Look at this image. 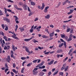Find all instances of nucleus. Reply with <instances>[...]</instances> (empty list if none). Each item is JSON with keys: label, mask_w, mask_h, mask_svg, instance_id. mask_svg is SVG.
Here are the masks:
<instances>
[{"label": "nucleus", "mask_w": 76, "mask_h": 76, "mask_svg": "<svg viewBox=\"0 0 76 76\" xmlns=\"http://www.w3.org/2000/svg\"><path fill=\"white\" fill-rule=\"evenodd\" d=\"M37 7H38L39 9H41V10H43L44 8V7H45V5L44 3H42V7L39 5H38Z\"/></svg>", "instance_id": "1"}, {"label": "nucleus", "mask_w": 76, "mask_h": 76, "mask_svg": "<svg viewBox=\"0 0 76 76\" xmlns=\"http://www.w3.org/2000/svg\"><path fill=\"white\" fill-rule=\"evenodd\" d=\"M60 40L61 42H64V47H65V48H66L67 47V46H66V42L64 41V40L63 39H60Z\"/></svg>", "instance_id": "2"}, {"label": "nucleus", "mask_w": 76, "mask_h": 76, "mask_svg": "<svg viewBox=\"0 0 76 76\" xmlns=\"http://www.w3.org/2000/svg\"><path fill=\"white\" fill-rule=\"evenodd\" d=\"M7 45H5V47L4 48V50H9V48H10V46L8 45L7 46Z\"/></svg>", "instance_id": "3"}, {"label": "nucleus", "mask_w": 76, "mask_h": 76, "mask_svg": "<svg viewBox=\"0 0 76 76\" xmlns=\"http://www.w3.org/2000/svg\"><path fill=\"white\" fill-rule=\"evenodd\" d=\"M33 39V37H31L30 39H24V41H26V42H28V41H29L30 40H31L32 39Z\"/></svg>", "instance_id": "4"}, {"label": "nucleus", "mask_w": 76, "mask_h": 76, "mask_svg": "<svg viewBox=\"0 0 76 76\" xmlns=\"http://www.w3.org/2000/svg\"><path fill=\"white\" fill-rule=\"evenodd\" d=\"M4 20H5V21H6L7 22H8V23H10V19L7 18H4Z\"/></svg>", "instance_id": "5"}, {"label": "nucleus", "mask_w": 76, "mask_h": 76, "mask_svg": "<svg viewBox=\"0 0 76 76\" xmlns=\"http://www.w3.org/2000/svg\"><path fill=\"white\" fill-rule=\"evenodd\" d=\"M49 9V7L48 6L45 7L44 12L45 13H47L48 11V9Z\"/></svg>", "instance_id": "6"}, {"label": "nucleus", "mask_w": 76, "mask_h": 76, "mask_svg": "<svg viewBox=\"0 0 76 76\" xmlns=\"http://www.w3.org/2000/svg\"><path fill=\"white\" fill-rule=\"evenodd\" d=\"M74 49L73 48H72L69 51V52L68 53V55H69V56L70 55V54H71V53H72V51H73V50Z\"/></svg>", "instance_id": "7"}, {"label": "nucleus", "mask_w": 76, "mask_h": 76, "mask_svg": "<svg viewBox=\"0 0 76 76\" xmlns=\"http://www.w3.org/2000/svg\"><path fill=\"white\" fill-rule=\"evenodd\" d=\"M50 37L51 38V37H53L54 35V31H53V32L49 34Z\"/></svg>", "instance_id": "8"}, {"label": "nucleus", "mask_w": 76, "mask_h": 76, "mask_svg": "<svg viewBox=\"0 0 76 76\" xmlns=\"http://www.w3.org/2000/svg\"><path fill=\"white\" fill-rule=\"evenodd\" d=\"M25 48V50H26V52H27V53H30V51L29 50V49H28L25 46H23V48Z\"/></svg>", "instance_id": "9"}, {"label": "nucleus", "mask_w": 76, "mask_h": 76, "mask_svg": "<svg viewBox=\"0 0 76 76\" xmlns=\"http://www.w3.org/2000/svg\"><path fill=\"white\" fill-rule=\"evenodd\" d=\"M28 7V6L26 4H24L23 6V9L24 10H27L26 7Z\"/></svg>", "instance_id": "10"}, {"label": "nucleus", "mask_w": 76, "mask_h": 76, "mask_svg": "<svg viewBox=\"0 0 76 76\" xmlns=\"http://www.w3.org/2000/svg\"><path fill=\"white\" fill-rule=\"evenodd\" d=\"M10 56H8L7 58V60L8 61V63H10Z\"/></svg>", "instance_id": "11"}, {"label": "nucleus", "mask_w": 76, "mask_h": 76, "mask_svg": "<svg viewBox=\"0 0 76 76\" xmlns=\"http://www.w3.org/2000/svg\"><path fill=\"white\" fill-rule=\"evenodd\" d=\"M41 28V26H39L36 28L37 30V32H39L40 31V29Z\"/></svg>", "instance_id": "12"}, {"label": "nucleus", "mask_w": 76, "mask_h": 76, "mask_svg": "<svg viewBox=\"0 0 76 76\" xmlns=\"http://www.w3.org/2000/svg\"><path fill=\"white\" fill-rule=\"evenodd\" d=\"M2 42L3 43V44H5L6 45H7V44H10V43L9 42L7 43H5V42H4V40H2Z\"/></svg>", "instance_id": "13"}, {"label": "nucleus", "mask_w": 76, "mask_h": 76, "mask_svg": "<svg viewBox=\"0 0 76 76\" xmlns=\"http://www.w3.org/2000/svg\"><path fill=\"white\" fill-rule=\"evenodd\" d=\"M12 71L13 72L15 73V74H18V71H16L15 69H12Z\"/></svg>", "instance_id": "14"}, {"label": "nucleus", "mask_w": 76, "mask_h": 76, "mask_svg": "<svg viewBox=\"0 0 76 76\" xmlns=\"http://www.w3.org/2000/svg\"><path fill=\"white\" fill-rule=\"evenodd\" d=\"M54 63V60L51 61L50 62L48 63V65H51V64H53Z\"/></svg>", "instance_id": "15"}, {"label": "nucleus", "mask_w": 76, "mask_h": 76, "mask_svg": "<svg viewBox=\"0 0 76 76\" xmlns=\"http://www.w3.org/2000/svg\"><path fill=\"white\" fill-rule=\"evenodd\" d=\"M19 29H20L21 32H22V31H23L25 30L23 27H20L19 28Z\"/></svg>", "instance_id": "16"}, {"label": "nucleus", "mask_w": 76, "mask_h": 76, "mask_svg": "<svg viewBox=\"0 0 76 76\" xmlns=\"http://www.w3.org/2000/svg\"><path fill=\"white\" fill-rule=\"evenodd\" d=\"M42 38H48V36H46L44 35H42Z\"/></svg>", "instance_id": "17"}, {"label": "nucleus", "mask_w": 76, "mask_h": 76, "mask_svg": "<svg viewBox=\"0 0 76 76\" xmlns=\"http://www.w3.org/2000/svg\"><path fill=\"white\" fill-rule=\"evenodd\" d=\"M44 75V73L42 72H41L40 73L39 75L40 76H42Z\"/></svg>", "instance_id": "18"}, {"label": "nucleus", "mask_w": 76, "mask_h": 76, "mask_svg": "<svg viewBox=\"0 0 76 76\" xmlns=\"http://www.w3.org/2000/svg\"><path fill=\"white\" fill-rule=\"evenodd\" d=\"M45 17L46 19H49L50 17V15H47L45 16Z\"/></svg>", "instance_id": "19"}, {"label": "nucleus", "mask_w": 76, "mask_h": 76, "mask_svg": "<svg viewBox=\"0 0 76 76\" xmlns=\"http://www.w3.org/2000/svg\"><path fill=\"white\" fill-rule=\"evenodd\" d=\"M14 18H15V21L18 20H19V18H18L17 16L14 15Z\"/></svg>", "instance_id": "20"}, {"label": "nucleus", "mask_w": 76, "mask_h": 76, "mask_svg": "<svg viewBox=\"0 0 76 76\" xmlns=\"http://www.w3.org/2000/svg\"><path fill=\"white\" fill-rule=\"evenodd\" d=\"M32 64V63H29L27 65V67H30Z\"/></svg>", "instance_id": "21"}, {"label": "nucleus", "mask_w": 76, "mask_h": 76, "mask_svg": "<svg viewBox=\"0 0 76 76\" xmlns=\"http://www.w3.org/2000/svg\"><path fill=\"white\" fill-rule=\"evenodd\" d=\"M62 50H59L57 51L56 53H61L62 52Z\"/></svg>", "instance_id": "22"}, {"label": "nucleus", "mask_w": 76, "mask_h": 76, "mask_svg": "<svg viewBox=\"0 0 76 76\" xmlns=\"http://www.w3.org/2000/svg\"><path fill=\"white\" fill-rule=\"evenodd\" d=\"M42 65V64H40L38 65L36 67H37V68L38 67H40V66H41Z\"/></svg>", "instance_id": "23"}, {"label": "nucleus", "mask_w": 76, "mask_h": 76, "mask_svg": "<svg viewBox=\"0 0 76 76\" xmlns=\"http://www.w3.org/2000/svg\"><path fill=\"white\" fill-rule=\"evenodd\" d=\"M64 44H63V43H62L61 44H60L59 45V48H61V47H62V46H63V45Z\"/></svg>", "instance_id": "24"}, {"label": "nucleus", "mask_w": 76, "mask_h": 76, "mask_svg": "<svg viewBox=\"0 0 76 76\" xmlns=\"http://www.w3.org/2000/svg\"><path fill=\"white\" fill-rule=\"evenodd\" d=\"M71 20H72V19H70L68 21L66 20V21H63L64 23H67V22H70V21H71Z\"/></svg>", "instance_id": "25"}, {"label": "nucleus", "mask_w": 76, "mask_h": 76, "mask_svg": "<svg viewBox=\"0 0 76 76\" xmlns=\"http://www.w3.org/2000/svg\"><path fill=\"white\" fill-rule=\"evenodd\" d=\"M33 74L34 75H37V71H33Z\"/></svg>", "instance_id": "26"}, {"label": "nucleus", "mask_w": 76, "mask_h": 76, "mask_svg": "<svg viewBox=\"0 0 76 76\" xmlns=\"http://www.w3.org/2000/svg\"><path fill=\"white\" fill-rule=\"evenodd\" d=\"M31 5H35V3H34V2L33 1H31Z\"/></svg>", "instance_id": "27"}, {"label": "nucleus", "mask_w": 76, "mask_h": 76, "mask_svg": "<svg viewBox=\"0 0 76 76\" xmlns=\"http://www.w3.org/2000/svg\"><path fill=\"white\" fill-rule=\"evenodd\" d=\"M11 57H12V58H13L14 59H15L16 58L15 56H13V54H11Z\"/></svg>", "instance_id": "28"}, {"label": "nucleus", "mask_w": 76, "mask_h": 76, "mask_svg": "<svg viewBox=\"0 0 76 76\" xmlns=\"http://www.w3.org/2000/svg\"><path fill=\"white\" fill-rule=\"evenodd\" d=\"M68 69H69V66H67L66 68H65L64 71H66V70H67Z\"/></svg>", "instance_id": "29"}, {"label": "nucleus", "mask_w": 76, "mask_h": 76, "mask_svg": "<svg viewBox=\"0 0 76 76\" xmlns=\"http://www.w3.org/2000/svg\"><path fill=\"white\" fill-rule=\"evenodd\" d=\"M24 69H25V68L23 67L21 70V73H23V71L24 70Z\"/></svg>", "instance_id": "30"}, {"label": "nucleus", "mask_w": 76, "mask_h": 76, "mask_svg": "<svg viewBox=\"0 0 76 76\" xmlns=\"http://www.w3.org/2000/svg\"><path fill=\"white\" fill-rule=\"evenodd\" d=\"M72 39L71 37H69V39L67 40V41H72Z\"/></svg>", "instance_id": "31"}, {"label": "nucleus", "mask_w": 76, "mask_h": 76, "mask_svg": "<svg viewBox=\"0 0 76 76\" xmlns=\"http://www.w3.org/2000/svg\"><path fill=\"white\" fill-rule=\"evenodd\" d=\"M33 31H34V29L31 28L30 30V33H32Z\"/></svg>", "instance_id": "32"}, {"label": "nucleus", "mask_w": 76, "mask_h": 76, "mask_svg": "<svg viewBox=\"0 0 76 76\" xmlns=\"http://www.w3.org/2000/svg\"><path fill=\"white\" fill-rule=\"evenodd\" d=\"M58 71L56 72H55L53 74V75H57V74L58 73Z\"/></svg>", "instance_id": "33"}, {"label": "nucleus", "mask_w": 76, "mask_h": 76, "mask_svg": "<svg viewBox=\"0 0 76 76\" xmlns=\"http://www.w3.org/2000/svg\"><path fill=\"white\" fill-rule=\"evenodd\" d=\"M2 47H4V46H6V44H4L3 43H1Z\"/></svg>", "instance_id": "34"}, {"label": "nucleus", "mask_w": 76, "mask_h": 76, "mask_svg": "<svg viewBox=\"0 0 76 76\" xmlns=\"http://www.w3.org/2000/svg\"><path fill=\"white\" fill-rule=\"evenodd\" d=\"M15 32H16L17 29H18V26L17 25H16L15 26Z\"/></svg>", "instance_id": "35"}, {"label": "nucleus", "mask_w": 76, "mask_h": 76, "mask_svg": "<svg viewBox=\"0 0 76 76\" xmlns=\"http://www.w3.org/2000/svg\"><path fill=\"white\" fill-rule=\"evenodd\" d=\"M65 3H70L71 2H70V1H69V0H66L65 1Z\"/></svg>", "instance_id": "36"}, {"label": "nucleus", "mask_w": 76, "mask_h": 76, "mask_svg": "<svg viewBox=\"0 0 76 76\" xmlns=\"http://www.w3.org/2000/svg\"><path fill=\"white\" fill-rule=\"evenodd\" d=\"M32 41L34 42V43H35V42H38V41L36 40H35V39H34Z\"/></svg>", "instance_id": "37"}, {"label": "nucleus", "mask_w": 76, "mask_h": 76, "mask_svg": "<svg viewBox=\"0 0 76 76\" xmlns=\"http://www.w3.org/2000/svg\"><path fill=\"white\" fill-rule=\"evenodd\" d=\"M15 46L13 45H12V49L13 50V51H15Z\"/></svg>", "instance_id": "38"}, {"label": "nucleus", "mask_w": 76, "mask_h": 76, "mask_svg": "<svg viewBox=\"0 0 76 76\" xmlns=\"http://www.w3.org/2000/svg\"><path fill=\"white\" fill-rule=\"evenodd\" d=\"M61 38H64L65 37V35L63 34H61Z\"/></svg>", "instance_id": "39"}, {"label": "nucleus", "mask_w": 76, "mask_h": 76, "mask_svg": "<svg viewBox=\"0 0 76 76\" xmlns=\"http://www.w3.org/2000/svg\"><path fill=\"white\" fill-rule=\"evenodd\" d=\"M7 1H8V2H10V3H14L13 1L11 0H7Z\"/></svg>", "instance_id": "40"}, {"label": "nucleus", "mask_w": 76, "mask_h": 76, "mask_svg": "<svg viewBox=\"0 0 76 76\" xmlns=\"http://www.w3.org/2000/svg\"><path fill=\"white\" fill-rule=\"evenodd\" d=\"M4 12L5 14L7 13V9H6V8H4Z\"/></svg>", "instance_id": "41"}, {"label": "nucleus", "mask_w": 76, "mask_h": 76, "mask_svg": "<svg viewBox=\"0 0 76 76\" xmlns=\"http://www.w3.org/2000/svg\"><path fill=\"white\" fill-rule=\"evenodd\" d=\"M38 68H35L33 71V72H36L37 70H38Z\"/></svg>", "instance_id": "42"}, {"label": "nucleus", "mask_w": 76, "mask_h": 76, "mask_svg": "<svg viewBox=\"0 0 76 76\" xmlns=\"http://www.w3.org/2000/svg\"><path fill=\"white\" fill-rule=\"evenodd\" d=\"M67 59H68V57H66V58H65V59H64L63 60L64 62H65V61H66V60H67Z\"/></svg>", "instance_id": "43"}, {"label": "nucleus", "mask_w": 76, "mask_h": 76, "mask_svg": "<svg viewBox=\"0 0 76 76\" xmlns=\"http://www.w3.org/2000/svg\"><path fill=\"white\" fill-rule=\"evenodd\" d=\"M26 58L24 57H21V60H25Z\"/></svg>", "instance_id": "44"}, {"label": "nucleus", "mask_w": 76, "mask_h": 76, "mask_svg": "<svg viewBox=\"0 0 76 76\" xmlns=\"http://www.w3.org/2000/svg\"><path fill=\"white\" fill-rule=\"evenodd\" d=\"M3 15V13L2 11H1V10H0V16H1V15Z\"/></svg>", "instance_id": "45"}, {"label": "nucleus", "mask_w": 76, "mask_h": 76, "mask_svg": "<svg viewBox=\"0 0 76 76\" xmlns=\"http://www.w3.org/2000/svg\"><path fill=\"white\" fill-rule=\"evenodd\" d=\"M61 4V2H60L58 3V6H57L56 7H59V6H60V4Z\"/></svg>", "instance_id": "46"}, {"label": "nucleus", "mask_w": 76, "mask_h": 76, "mask_svg": "<svg viewBox=\"0 0 76 76\" xmlns=\"http://www.w3.org/2000/svg\"><path fill=\"white\" fill-rule=\"evenodd\" d=\"M19 4L20 6H22L23 5V3L22 2H19Z\"/></svg>", "instance_id": "47"}, {"label": "nucleus", "mask_w": 76, "mask_h": 76, "mask_svg": "<svg viewBox=\"0 0 76 76\" xmlns=\"http://www.w3.org/2000/svg\"><path fill=\"white\" fill-rule=\"evenodd\" d=\"M37 61H38V60H35L33 61V63H37Z\"/></svg>", "instance_id": "48"}, {"label": "nucleus", "mask_w": 76, "mask_h": 76, "mask_svg": "<svg viewBox=\"0 0 76 76\" xmlns=\"http://www.w3.org/2000/svg\"><path fill=\"white\" fill-rule=\"evenodd\" d=\"M42 72H47V69H43L42 70Z\"/></svg>", "instance_id": "49"}, {"label": "nucleus", "mask_w": 76, "mask_h": 76, "mask_svg": "<svg viewBox=\"0 0 76 76\" xmlns=\"http://www.w3.org/2000/svg\"><path fill=\"white\" fill-rule=\"evenodd\" d=\"M70 33V34H73V30L72 29L71 30Z\"/></svg>", "instance_id": "50"}, {"label": "nucleus", "mask_w": 76, "mask_h": 76, "mask_svg": "<svg viewBox=\"0 0 76 76\" xmlns=\"http://www.w3.org/2000/svg\"><path fill=\"white\" fill-rule=\"evenodd\" d=\"M70 31V28H68L67 29V30H66V32H69V31Z\"/></svg>", "instance_id": "51"}, {"label": "nucleus", "mask_w": 76, "mask_h": 76, "mask_svg": "<svg viewBox=\"0 0 76 76\" xmlns=\"http://www.w3.org/2000/svg\"><path fill=\"white\" fill-rule=\"evenodd\" d=\"M51 74V71H50L48 74V76H50Z\"/></svg>", "instance_id": "52"}, {"label": "nucleus", "mask_w": 76, "mask_h": 76, "mask_svg": "<svg viewBox=\"0 0 76 76\" xmlns=\"http://www.w3.org/2000/svg\"><path fill=\"white\" fill-rule=\"evenodd\" d=\"M4 71L5 73H6L7 72V71H9V69L7 68Z\"/></svg>", "instance_id": "53"}, {"label": "nucleus", "mask_w": 76, "mask_h": 76, "mask_svg": "<svg viewBox=\"0 0 76 76\" xmlns=\"http://www.w3.org/2000/svg\"><path fill=\"white\" fill-rule=\"evenodd\" d=\"M59 75H62V76H63V72H59Z\"/></svg>", "instance_id": "54"}, {"label": "nucleus", "mask_w": 76, "mask_h": 76, "mask_svg": "<svg viewBox=\"0 0 76 76\" xmlns=\"http://www.w3.org/2000/svg\"><path fill=\"white\" fill-rule=\"evenodd\" d=\"M14 7L16 9H18V6H17V5H14Z\"/></svg>", "instance_id": "55"}, {"label": "nucleus", "mask_w": 76, "mask_h": 76, "mask_svg": "<svg viewBox=\"0 0 76 76\" xmlns=\"http://www.w3.org/2000/svg\"><path fill=\"white\" fill-rule=\"evenodd\" d=\"M33 53V51L32 50H31L30 52V53H29V54H28V55H30V54H32Z\"/></svg>", "instance_id": "56"}, {"label": "nucleus", "mask_w": 76, "mask_h": 76, "mask_svg": "<svg viewBox=\"0 0 76 76\" xmlns=\"http://www.w3.org/2000/svg\"><path fill=\"white\" fill-rule=\"evenodd\" d=\"M72 7H74V6L72 5H70L68 7L69 8H72Z\"/></svg>", "instance_id": "57"}, {"label": "nucleus", "mask_w": 76, "mask_h": 76, "mask_svg": "<svg viewBox=\"0 0 76 76\" xmlns=\"http://www.w3.org/2000/svg\"><path fill=\"white\" fill-rule=\"evenodd\" d=\"M7 11L9 12H12V10L7 9Z\"/></svg>", "instance_id": "58"}, {"label": "nucleus", "mask_w": 76, "mask_h": 76, "mask_svg": "<svg viewBox=\"0 0 76 76\" xmlns=\"http://www.w3.org/2000/svg\"><path fill=\"white\" fill-rule=\"evenodd\" d=\"M49 53H50V52H45V54L46 55H47V54H49Z\"/></svg>", "instance_id": "59"}, {"label": "nucleus", "mask_w": 76, "mask_h": 76, "mask_svg": "<svg viewBox=\"0 0 76 76\" xmlns=\"http://www.w3.org/2000/svg\"><path fill=\"white\" fill-rule=\"evenodd\" d=\"M17 10H22V9L21 8H18L17 9Z\"/></svg>", "instance_id": "60"}, {"label": "nucleus", "mask_w": 76, "mask_h": 76, "mask_svg": "<svg viewBox=\"0 0 76 76\" xmlns=\"http://www.w3.org/2000/svg\"><path fill=\"white\" fill-rule=\"evenodd\" d=\"M39 19L38 18H36L34 20V22H36V21H37Z\"/></svg>", "instance_id": "61"}, {"label": "nucleus", "mask_w": 76, "mask_h": 76, "mask_svg": "<svg viewBox=\"0 0 76 76\" xmlns=\"http://www.w3.org/2000/svg\"><path fill=\"white\" fill-rule=\"evenodd\" d=\"M15 66H16V65L15 64L13 63V67H14V68H15Z\"/></svg>", "instance_id": "62"}, {"label": "nucleus", "mask_w": 76, "mask_h": 76, "mask_svg": "<svg viewBox=\"0 0 76 76\" xmlns=\"http://www.w3.org/2000/svg\"><path fill=\"white\" fill-rule=\"evenodd\" d=\"M50 27H51V28H54V26L53 25H50Z\"/></svg>", "instance_id": "63"}, {"label": "nucleus", "mask_w": 76, "mask_h": 76, "mask_svg": "<svg viewBox=\"0 0 76 76\" xmlns=\"http://www.w3.org/2000/svg\"><path fill=\"white\" fill-rule=\"evenodd\" d=\"M1 26L2 27L3 29H4V24H2Z\"/></svg>", "instance_id": "64"}]
</instances>
